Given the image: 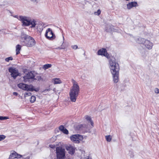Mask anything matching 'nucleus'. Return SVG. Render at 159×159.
Segmentation results:
<instances>
[{
    "instance_id": "nucleus-7",
    "label": "nucleus",
    "mask_w": 159,
    "mask_h": 159,
    "mask_svg": "<svg viewBox=\"0 0 159 159\" xmlns=\"http://www.w3.org/2000/svg\"><path fill=\"white\" fill-rule=\"evenodd\" d=\"M9 72L11 73V76L15 79L16 77L19 75L20 73L18 69L13 67H11L8 69Z\"/></svg>"
},
{
    "instance_id": "nucleus-36",
    "label": "nucleus",
    "mask_w": 159,
    "mask_h": 159,
    "mask_svg": "<svg viewBox=\"0 0 159 159\" xmlns=\"http://www.w3.org/2000/svg\"><path fill=\"white\" fill-rule=\"evenodd\" d=\"M87 159H91V158H90L89 157H88Z\"/></svg>"
},
{
    "instance_id": "nucleus-14",
    "label": "nucleus",
    "mask_w": 159,
    "mask_h": 159,
    "mask_svg": "<svg viewBox=\"0 0 159 159\" xmlns=\"http://www.w3.org/2000/svg\"><path fill=\"white\" fill-rule=\"evenodd\" d=\"M53 33L51 29L48 28L46 30L45 36L47 38L50 39L53 38Z\"/></svg>"
},
{
    "instance_id": "nucleus-13",
    "label": "nucleus",
    "mask_w": 159,
    "mask_h": 159,
    "mask_svg": "<svg viewBox=\"0 0 159 159\" xmlns=\"http://www.w3.org/2000/svg\"><path fill=\"white\" fill-rule=\"evenodd\" d=\"M98 55L105 56L108 58L109 54L107 53L106 49L102 48L99 50L98 52Z\"/></svg>"
},
{
    "instance_id": "nucleus-2",
    "label": "nucleus",
    "mask_w": 159,
    "mask_h": 159,
    "mask_svg": "<svg viewBox=\"0 0 159 159\" xmlns=\"http://www.w3.org/2000/svg\"><path fill=\"white\" fill-rule=\"evenodd\" d=\"M73 85L70 93V96L72 102H75L80 91V88L77 83L74 80H72Z\"/></svg>"
},
{
    "instance_id": "nucleus-9",
    "label": "nucleus",
    "mask_w": 159,
    "mask_h": 159,
    "mask_svg": "<svg viewBox=\"0 0 159 159\" xmlns=\"http://www.w3.org/2000/svg\"><path fill=\"white\" fill-rule=\"evenodd\" d=\"M35 76L32 71L28 72L23 77V81L25 82H29L30 79H34Z\"/></svg>"
},
{
    "instance_id": "nucleus-5",
    "label": "nucleus",
    "mask_w": 159,
    "mask_h": 159,
    "mask_svg": "<svg viewBox=\"0 0 159 159\" xmlns=\"http://www.w3.org/2000/svg\"><path fill=\"white\" fill-rule=\"evenodd\" d=\"M17 86L19 88L25 91H33L35 90L33 86L31 85H29L25 84L20 83Z\"/></svg>"
},
{
    "instance_id": "nucleus-1",
    "label": "nucleus",
    "mask_w": 159,
    "mask_h": 159,
    "mask_svg": "<svg viewBox=\"0 0 159 159\" xmlns=\"http://www.w3.org/2000/svg\"><path fill=\"white\" fill-rule=\"evenodd\" d=\"M111 72L113 75V80L114 83L118 82L119 79L120 68L118 64L115 60L110 59L109 61Z\"/></svg>"
},
{
    "instance_id": "nucleus-3",
    "label": "nucleus",
    "mask_w": 159,
    "mask_h": 159,
    "mask_svg": "<svg viewBox=\"0 0 159 159\" xmlns=\"http://www.w3.org/2000/svg\"><path fill=\"white\" fill-rule=\"evenodd\" d=\"M23 41H21V43L23 46L28 47H32L34 45L36 42L34 39L32 37L25 35L22 37Z\"/></svg>"
},
{
    "instance_id": "nucleus-19",
    "label": "nucleus",
    "mask_w": 159,
    "mask_h": 159,
    "mask_svg": "<svg viewBox=\"0 0 159 159\" xmlns=\"http://www.w3.org/2000/svg\"><path fill=\"white\" fill-rule=\"evenodd\" d=\"M85 118L88 121H89L90 122L91 125L93 126V123L90 117L88 116H85Z\"/></svg>"
},
{
    "instance_id": "nucleus-31",
    "label": "nucleus",
    "mask_w": 159,
    "mask_h": 159,
    "mask_svg": "<svg viewBox=\"0 0 159 159\" xmlns=\"http://www.w3.org/2000/svg\"><path fill=\"white\" fill-rule=\"evenodd\" d=\"M72 48L73 49H76L78 48V46L77 45H74L72 46Z\"/></svg>"
},
{
    "instance_id": "nucleus-27",
    "label": "nucleus",
    "mask_w": 159,
    "mask_h": 159,
    "mask_svg": "<svg viewBox=\"0 0 159 159\" xmlns=\"http://www.w3.org/2000/svg\"><path fill=\"white\" fill-rule=\"evenodd\" d=\"M101 11L100 9L98 10L97 12H95L94 13V14L95 15H97L99 16L101 14Z\"/></svg>"
},
{
    "instance_id": "nucleus-30",
    "label": "nucleus",
    "mask_w": 159,
    "mask_h": 159,
    "mask_svg": "<svg viewBox=\"0 0 159 159\" xmlns=\"http://www.w3.org/2000/svg\"><path fill=\"white\" fill-rule=\"evenodd\" d=\"M6 136L4 135H1V141L4 139Z\"/></svg>"
},
{
    "instance_id": "nucleus-4",
    "label": "nucleus",
    "mask_w": 159,
    "mask_h": 159,
    "mask_svg": "<svg viewBox=\"0 0 159 159\" xmlns=\"http://www.w3.org/2000/svg\"><path fill=\"white\" fill-rule=\"evenodd\" d=\"M56 153L57 159H64L66 158V151L62 145L57 147Z\"/></svg>"
},
{
    "instance_id": "nucleus-17",
    "label": "nucleus",
    "mask_w": 159,
    "mask_h": 159,
    "mask_svg": "<svg viewBox=\"0 0 159 159\" xmlns=\"http://www.w3.org/2000/svg\"><path fill=\"white\" fill-rule=\"evenodd\" d=\"M52 81L54 84H60L62 83L60 79L58 78L52 79Z\"/></svg>"
},
{
    "instance_id": "nucleus-12",
    "label": "nucleus",
    "mask_w": 159,
    "mask_h": 159,
    "mask_svg": "<svg viewBox=\"0 0 159 159\" xmlns=\"http://www.w3.org/2000/svg\"><path fill=\"white\" fill-rule=\"evenodd\" d=\"M66 150L68 151L69 154L72 155L75 152L76 148L74 146L69 145L66 146Z\"/></svg>"
},
{
    "instance_id": "nucleus-15",
    "label": "nucleus",
    "mask_w": 159,
    "mask_h": 159,
    "mask_svg": "<svg viewBox=\"0 0 159 159\" xmlns=\"http://www.w3.org/2000/svg\"><path fill=\"white\" fill-rule=\"evenodd\" d=\"M127 8L128 9H130L134 7H136L138 6V4L137 2H131L128 3L127 5Z\"/></svg>"
},
{
    "instance_id": "nucleus-20",
    "label": "nucleus",
    "mask_w": 159,
    "mask_h": 159,
    "mask_svg": "<svg viewBox=\"0 0 159 159\" xmlns=\"http://www.w3.org/2000/svg\"><path fill=\"white\" fill-rule=\"evenodd\" d=\"M52 66V65L51 64H46L44 65L43 66V68L46 70L47 69H48L49 68L51 67Z\"/></svg>"
},
{
    "instance_id": "nucleus-16",
    "label": "nucleus",
    "mask_w": 159,
    "mask_h": 159,
    "mask_svg": "<svg viewBox=\"0 0 159 159\" xmlns=\"http://www.w3.org/2000/svg\"><path fill=\"white\" fill-rule=\"evenodd\" d=\"M59 130L63 133L67 134H69L68 131L63 125H61L59 127Z\"/></svg>"
},
{
    "instance_id": "nucleus-32",
    "label": "nucleus",
    "mask_w": 159,
    "mask_h": 159,
    "mask_svg": "<svg viewBox=\"0 0 159 159\" xmlns=\"http://www.w3.org/2000/svg\"><path fill=\"white\" fill-rule=\"evenodd\" d=\"M13 94L14 95H15V96H17L18 95V93L17 92H14L13 93Z\"/></svg>"
},
{
    "instance_id": "nucleus-11",
    "label": "nucleus",
    "mask_w": 159,
    "mask_h": 159,
    "mask_svg": "<svg viewBox=\"0 0 159 159\" xmlns=\"http://www.w3.org/2000/svg\"><path fill=\"white\" fill-rule=\"evenodd\" d=\"M11 152L9 157V159H18L22 157L21 155L18 154L14 151H12Z\"/></svg>"
},
{
    "instance_id": "nucleus-26",
    "label": "nucleus",
    "mask_w": 159,
    "mask_h": 159,
    "mask_svg": "<svg viewBox=\"0 0 159 159\" xmlns=\"http://www.w3.org/2000/svg\"><path fill=\"white\" fill-rule=\"evenodd\" d=\"M13 58L11 57H10L7 58H6L5 59V60L7 62H9L10 60H12Z\"/></svg>"
},
{
    "instance_id": "nucleus-8",
    "label": "nucleus",
    "mask_w": 159,
    "mask_h": 159,
    "mask_svg": "<svg viewBox=\"0 0 159 159\" xmlns=\"http://www.w3.org/2000/svg\"><path fill=\"white\" fill-rule=\"evenodd\" d=\"M18 19L21 21L23 25L28 26L30 25V22L31 20H30L27 17L20 16Z\"/></svg>"
},
{
    "instance_id": "nucleus-6",
    "label": "nucleus",
    "mask_w": 159,
    "mask_h": 159,
    "mask_svg": "<svg viewBox=\"0 0 159 159\" xmlns=\"http://www.w3.org/2000/svg\"><path fill=\"white\" fill-rule=\"evenodd\" d=\"M70 138L73 142L77 143H80V141L82 140L83 139L82 136L78 134L73 135L70 137Z\"/></svg>"
},
{
    "instance_id": "nucleus-28",
    "label": "nucleus",
    "mask_w": 159,
    "mask_h": 159,
    "mask_svg": "<svg viewBox=\"0 0 159 159\" xmlns=\"http://www.w3.org/2000/svg\"><path fill=\"white\" fill-rule=\"evenodd\" d=\"M9 119V118L6 116H1V120H3Z\"/></svg>"
},
{
    "instance_id": "nucleus-10",
    "label": "nucleus",
    "mask_w": 159,
    "mask_h": 159,
    "mask_svg": "<svg viewBox=\"0 0 159 159\" xmlns=\"http://www.w3.org/2000/svg\"><path fill=\"white\" fill-rule=\"evenodd\" d=\"M141 39L142 42H144V43H141V44H143L147 48L151 49L152 48L153 44L150 41L144 39Z\"/></svg>"
},
{
    "instance_id": "nucleus-35",
    "label": "nucleus",
    "mask_w": 159,
    "mask_h": 159,
    "mask_svg": "<svg viewBox=\"0 0 159 159\" xmlns=\"http://www.w3.org/2000/svg\"><path fill=\"white\" fill-rule=\"evenodd\" d=\"M79 126H80V127H81L83 126V125H79Z\"/></svg>"
},
{
    "instance_id": "nucleus-18",
    "label": "nucleus",
    "mask_w": 159,
    "mask_h": 159,
    "mask_svg": "<svg viewBox=\"0 0 159 159\" xmlns=\"http://www.w3.org/2000/svg\"><path fill=\"white\" fill-rule=\"evenodd\" d=\"M21 49V46L20 45L18 44L16 46V54H18L20 53V51Z\"/></svg>"
},
{
    "instance_id": "nucleus-22",
    "label": "nucleus",
    "mask_w": 159,
    "mask_h": 159,
    "mask_svg": "<svg viewBox=\"0 0 159 159\" xmlns=\"http://www.w3.org/2000/svg\"><path fill=\"white\" fill-rule=\"evenodd\" d=\"M105 137L106 140L107 142H110L111 141L112 138L111 135H109L106 136Z\"/></svg>"
},
{
    "instance_id": "nucleus-23",
    "label": "nucleus",
    "mask_w": 159,
    "mask_h": 159,
    "mask_svg": "<svg viewBox=\"0 0 159 159\" xmlns=\"http://www.w3.org/2000/svg\"><path fill=\"white\" fill-rule=\"evenodd\" d=\"M35 100H36L35 97L34 96H32L31 97L30 100V102L32 103H33L34 102H35Z\"/></svg>"
},
{
    "instance_id": "nucleus-34",
    "label": "nucleus",
    "mask_w": 159,
    "mask_h": 159,
    "mask_svg": "<svg viewBox=\"0 0 159 159\" xmlns=\"http://www.w3.org/2000/svg\"><path fill=\"white\" fill-rule=\"evenodd\" d=\"M33 2H36L37 0H31Z\"/></svg>"
},
{
    "instance_id": "nucleus-33",
    "label": "nucleus",
    "mask_w": 159,
    "mask_h": 159,
    "mask_svg": "<svg viewBox=\"0 0 159 159\" xmlns=\"http://www.w3.org/2000/svg\"><path fill=\"white\" fill-rule=\"evenodd\" d=\"M14 17H16L18 19H19V17H18L17 16H14Z\"/></svg>"
},
{
    "instance_id": "nucleus-21",
    "label": "nucleus",
    "mask_w": 159,
    "mask_h": 159,
    "mask_svg": "<svg viewBox=\"0 0 159 159\" xmlns=\"http://www.w3.org/2000/svg\"><path fill=\"white\" fill-rule=\"evenodd\" d=\"M30 25H31V27L32 28L35 27L36 25V21H34V20H31L30 21Z\"/></svg>"
},
{
    "instance_id": "nucleus-25",
    "label": "nucleus",
    "mask_w": 159,
    "mask_h": 159,
    "mask_svg": "<svg viewBox=\"0 0 159 159\" xmlns=\"http://www.w3.org/2000/svg\"><path fill=\"white\" fill-rule=\"evenodd\" d=\"M59 146H57V144L56 145L55 144H51L49 145L50 147L53 149L56 148L57 147H58Z\"/></svg>"
},
{
    "instance_id": "nucleus-24",
    "label": "nucleus",
    "mask_w": 159,
    "mask_h": 159,
    "mask_svg": "<svg viewBox=\"0 0 159 159\" xmlns=\"http://www.w3.org/2000/svg\"><path fill=\"white\" fill-rule=\"evenodd\" d=\"M31 93L30 92H28L25 93L24 97H26L28 96H31Z\"/></svg>"
},
{
    "instance_id": "nucleus-29",
    "label": "nucleus",
    "mask_w": 159,
    "mask_h": 159,
    "mask_svg": "<svg viewBox=\"0 0 159 159\" xmlns=\"http://www.w3.org/2000/svg\"><path fill=\"white\" fill-rule=\"evenodd\" d=\"M155 92L157 93H159V89L157 88H156L155 89Z\"/></svg>"
}]
</instances>
